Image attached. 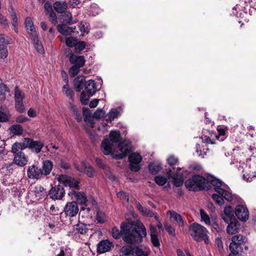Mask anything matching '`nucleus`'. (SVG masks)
Masks as SVG:
<instances>
[{"instance_id": "1", "label": "nucleus", "mask_w": 256, "mask_h": 256, "mask_svg": "<svg viewBox=\"0 0 256 256\" xmlns=\"http://www.w3.org/2000/svg\"><path fill=\"white\" fill-rule=\"evenodd\" d=\"M122 223L120 231L116 227L113 228L112 230V237L118 239L122 236L124 242L128 244L142 242L146 236V229L142 223Z\"/></svg>"}, {"instance_id": "2", "label": "nucleus", "mask_w": 256, "mask_h": 256, "mask_svg": "<svg viewBox=\"0 0 256 256\" xmlns=\"http://www.w3.org/2000/svg\"><path fill=\"white\" fill-rule=\"evenodd\" d=\"M90 230H92L90 225L79 222L73 226L69 232V236L76 241L83 242L87 240L91 236V234H89Z\"/></svg>"}, {"instance_id": "3", "label": "nucleus", "mask_w": 256, "mask_h": 256, "mask_svg": "<svg viewBox=\"0 0 256 256\" xmlns=\"http://www.w3.org/2000/svg\"><path fill=\"white\" fill-rule=\"evenodd\" d=\"M206 180L200 175H194L187 180L184 185L189 190L199 191L206 187Z\"/></svg>"}, {"instance_id": "4", "label": "nucleus", "mask_w": 256, "mask_h": 256, "mask_svg": "<svg viewBox=\"0 0 256 256\" xmlns=\"http://www.w3.org/2000/svg\"><path fill=\"white\" fill-rule=\"evenodd\" d=\"M120 135L119 131H111L110 133V140L105 138L101 144L102 150L105 155L112 153L113 143H118L120 141Z\"/></svg>"}, {"instance_id": "5", "label": "nucleus", "mask_w": 256, "mask_h": 256, "mask_svg": "<svg viewBox=\"0 0 256 256\" xmlns=\"http://www.w3.org/2000/svg\"><path fill=\"white\" fill-rule=\"evenodd\" d=\"M246 236L241 234L235 235L232 238V242L230 244V250L234 254H238L243 251V246L247 242Z\"/></svg>"}, {"instance_id": "6", "label": "nucleus", "mask_w": 256, "mask_h": 256, "mask_svg": "<svg viewBox=\"0 0 256 256\" xmlns=\"http://www.w3.org/2000/svg\"><path fill=\"white\" fill-rule=\"evenodd\" d=\"M189 231L192 238L196 241H201L206 236L208 230L206 228L200 224L194 223L189 228Z\"/></svg>"}, {"instance_id": "7", "label": "nucleus", "mask_w": 256, "mask_h": 256, "mask_svg": "<svg viewBox=\"0 0 256 256\" xmlns=\"http://www.w3.org/2000/svg\"><path fill=\"white\" fill-rule=\"evenodd\" d=\"M118 148L120 151L118 154L112 153L111 154L113 158L116 160H120L124 158L131 150V143L128 140H124L118 144Z\"/></svg>"}, {"instance_id": "8", "label": "nucleus", "mask_w": 256, "mask_h": 256, "mask_svg": "<svg viewBox=\"0 0 256 256\" xmlns=\"http://www.w3.org/2000/svg\"><path fill=\"white\" fill-rule=\"evenodd\" d=\"M58 180L64 186H68L70 188L78 190L80 189V182L74 178L66 175H61L58 178Z\"/></svg>"}, {"instance_id": "9", "label": "nucleus", "mask_w": 256, "mask_h": 256, "mask_svg": "<svg viewBox=\"0 0 256 256\" xmlns=\"http://www.w3.org/2000/svg\"><path fill=\"white\" fill-rule=\"evenodd\" d=\"M142 156L138 152H132L128 156L130 168L132 171L138 172L140 168V163L142 160Z\"/></svg>"}, {"instance_id": "10", "label": "nucleus", "mask_w": 256, "mask_h": 256, "mask_svg": "<svg viewBox=\"0 0 256 256\" xmlns=\"http://www.w3.org/2000/svg\"><path fill=\"white\" fill-rule=\"evenodd\" d=\"M42 174L40 168L36 165L32 164L28 168L27 176L30 179H40L43 178Z\"/></svg>"}, {"instance_id": "11", "label": "nucleus", "mask_w": 256, "mask_h": 256, "mask_svg": "<svg viewBox=\"0 0 256 256\" xmlns=\"http://www.w3.org/2000/svg\"><path fill=\"white\" fill-rule=\"evenodd\" d=\"M78 210L77 202L72 201L67 202L64 208V212L66 216L73 217L77 214Z\"/></svg>"}, {"instance_id": "12", "label": "nucleus", "mask_w": 256, "mask_h": 256, "mask_svg": "<svg viewBox=\"0 0 256 256\" xmlns=\"http://www.w3.org/2000/svg\"><path fill=\"white\" fill-rule=\"evenodd\" d=\"M48 194L53 200H61L65 194V191L62 186L58 185L52 187Z\"/></svg>"}, {"instance_id": "13", "label": "nucleus", "mask_w": 256, "mask_h": 256, "mask_svg": "<svg viewBox=\"0 0 256 256\" xmlns=\"http://www.w3.org/2000/svg\"><path fill=\"white\" fill-rule=\"evenodd\" d=\"M235 214L238 219L246 222L249 217V212L247 208L242 205H238L235 208Z\"/></svg>"}, {"instance_id": "14", "label": "nucleus", "mask_w": 256, "mask_h": 256, "mask_svg": "<svg viewBox=\"0 0 256 256\" xmlns=\"http://www.w3.org/2000/svg\"><path fill=\"white\" fill-rule=\"evenodd\" d=\"M68 196L73 200H76L80 204H84L87 202L86 196L84 192L71 190L68 192Z\"/></svg>"}, {"instance_id": "15", "label": "nucleus", "mask_w": 256, "mask_h": 256, "mask_svg": "<svg viewBox=\"0 0 256 256\" xmlns=\"http://www.w3.org/2000/svg\"><path fill=\"white\" fill-rule=\"evenodd\" d=\"M24 25L30 38H35L38 34L30 17H26V18Z\"/></svg>"}, {"instance_id": "16", "label": "nucleus", "mask_w": 256, "mask_h": 256, "mask_svg": "<svg viewBox=\"0 0 256 256\" xmlns=\"http://www.w3.org/2000/svg\"><path fill=\"white\" fill-rule=\"evenodd\" d=\"M27 140L28 148L36 154L39 153L44 146V142L40 140H34L30 138H28Z\"/></svg>"}, {"instance_id": "17", "label": "nucleus", "mask_w": 256, "mask_h": 256, "mask_svg": "<svg viewBox=\"0 0 256 256\" xmlns=\"http://www.w3.org/2000/svg\"><path fill=\"white\" fill-rule=\"evenodd\" d=\"M97 90L96 83L92 80H90L84 83V92L88 97L94 95Z\"/></svg>"}, {"instance_id": "18", "label": "nucleus", "mask_w": 256, "mask_h": 256, "mask_svg": "<svg viewBox=\"0 0 256 256\" xmlns=\"http://www.w3.org/2000/svg\"><path fill=\"white\" fill-rule=\"evenodd\" d=\"M256 166H246L244 170V174H243L244 178L248 182L252 180V178H256Z\"/></svg>"}, {"instance_id": "19", "label": "nucleus", "mask_w": 256, "mask_h": 256, "mask_svg": "<svg viewBox=\"0 0 256 256\" xmlns=\"http://www.w3.org/2000/svg\"><path fill=\"white\" fill-rule=\"evenodd\" d=\"M167 214L170 215V220L178 224L179 226H184L185 222L182 216L180 214L173 210H168L167 212Z\"/></svg>"}, {"instance_id": "20", "label": "nucleus", "mask_w": 256, "mask_h": 256, "mask_svg": "<svg viewBox=\"0 0 256 256\" xmlns=\"http://www.w3.org/2000/svg\"><path fill=\"white\" fill-rule=\"evenodd\" d=\"M114 246V244L108 240H102L98 244L97 250L102 254L109 251Z\"/></svg>"}, {"instance_id": "21", "label": "nucleus", "mask_w": 256, "mask_h": 256, "mask_svg": "<svg viewBox=\"0 0 256 256\" xmlns=\"http://www.w3.org/2000/svg\"><path fill=\"white\" fill-rule=\"evenodd\" d=\"M14 162L18 166H23L27 164V157L24 152L20 151L14 155Z\"/></svg>"}, {"instance_id": "22", "label": "nucleus", "mask_w": 256, "mask_h": 256, "mask_svg": "<svg viewBox=\"0 0 256 256\" xmlns=\"http://www.w3.org/2000/svg\"><path fill=\"white\" fill-rule=\"evenodd\" d=\"M76 170L80 172H84L89 177H93L94 173V168L88 166L84 162H82L80 166H76Z\"/></svg>"}, {"instance_id": "23", "label": "nucleus", "mask_w": 256, "mask_h": 256, "mask_svg": "<svg viewBox=\"0 0 256 256\" xmlns=\"http://www.w3.org/2000/svg\"><path fill=\"white\" fill-rule=\"evenodd\" d=\"M70 62L74 65H76L79 68L82 67L84 65L85 60L84 56H76L72 54L69 58Z\"/></svg>"}, {"instance_id": "24", "label": "nucleus", "mask_w": 256, "mask_h": 256, "mask_svg": "<svg viewBox=\"0 0 256 256\" xmlns=\"http://www.w3.org/2000/svg\"><path fill=\"white\" fill-rule=\"evenodd\" d=\"M76 28V26L70 27L64 24H58L57 26L58 30L64 36L70 35L72 33L74 32Z\"/></svg>"}, {"instance_id": "25", "label": "nucleus", "mask_w": 256, "mask_h": 256, "mask_svg": "<svg viewBox=\"0 0 256 256\" xmlns=\"http://www.w3.org/2000/svg\"><path fill=\"white\" fill-rule=\"evenodd\" d=\"M136 208L142 216L150 218L153 216L155 218L158 215L156 212H152L146 207H144L140 203L136 204Z\"/></svg>"}, {"instance_id": "26", "label": "nucleus", "mask_w": 256, "mask_h": 256, "mask_svg": "<svg viewBox=\"0 0 256 256\" xmlns=\"http://www.w3.org/2000/svg\"><path fill=\"white\" fill-rule=\"evenodd\" d=\"M53 168V163L50 160H46L43 162L40 170L42 172V176H46L50 174Z\"/></svg>"}, {"instance_id": "27", "label": "nucleus", "mask_w": 256, "mask_h": 256, "mask_svg": "<svg viewBox=\"0 0 256 256\" xmlns=\"http://www.w3.org/2000/svg\"><path fill=\"white\" fill-rule=\"evenodd\" d=\"M134 254V248L130 246H122L119 252V256H132Z\"/></svg>"}, {"instance_id": "28", "label": "nucleus", "mask_w": 256, "mask_h": 256, "mask_svg": "<svg viewBox=\"0 0 256 256\" xmlns=\"http://www.w3.org/2000/svg\"><path fill=\"white\" fill-rule=\"evenodd\" d=\"M84 82L85 78L82 76H78L74 78V87L76 92H80L82 89Z\"/></svg>"}, {"instance_id": "29", "label": "nucleus", "mask_w": 256, "mask_h": 256, "mask_svg": "<svg viewBox=\"0 0 256 256\" xmlns=\"http://www.w3.org/2000/svg\"><path fill=\"white\" fill-rule=\"evenodd\" d=\"M54 10L58 13L64 12L67 8V4L66 2L56 1L53 4Z\"/></svg>"}, {"instance_id": "30", "label": "nucleus", "mask_w": 256, "mask_h": 256, "mask_svg": "<svg viewBox=\"0 0 256 256\" xmlns=\"http://www.w3.org/2000/svg\"><path fill=\"white\" fill-rule=\"evenodd\" d=\"M238 221L236 220L235 221L228 224V226L226 228V232L229 234H233L238 232Z\"/></svg>"}, {"instance_id": "31", "label": "nucleus", "mask_w": 256, "mask_h": 256, "mask_svg": "<svg viewBox=\"0 0 256 256\" xmlns=\"http://www.w3.org/2000/svg\"><path fill=\"white\" fill-rule=\"evenodd\" d=\"M30 38L32 40L34 48L36 49L37 51L40 54L44 53V50L38 38V34L36 35L35 38L30 37Z\"/></svg>"}, {"instance_id": "32", "label": "nucleus", "mask_w": 256, "mask_h": 256, "mask_svg": "<svg viewBox=\"0 0 256 256\" xmlns=\"http://www.w3.org/2000/svg\"><path fill=\"white\" fill-rule=\"evenodd\" d=\"M216 192L228 201L230 202L233 199L232 194L229 191L223 188H218Z\"/></svg>"}, {"instance_id": "33", "label": "nucleus", "mask_w": 256, "mask_h": 256, "mask_svg": "<svg viewBox=\"0 0 256 256\" xmlns=\"http://www.w3.org/2000/svg\"><path fill=\"white\" fill-rule=\"evenodd\" d=\"M10 130V132L14 135L20 136L23 132V128L19 124H14L12 126Z\"/></svg>"}, {"instance_id": "34", "label": "nucleus", "mask_w": 256, "mask_h": 256, "mask_svg": "<svg viewBox=\"0 0 256 256\" xmlns=\"http://www.w3.org/2000/svg\"><path fill=\"white\" fill-rule=\"evenodd\" d=\"M62 92L70 99L72 100H74V93L72 89L70 88V86L68 84H66L62 87Z\"/></svg>"}, {"instance_id": "35", "label": "nucleus", "mask_w": 256, "mask_h": 256, "mask_svg": "<svg viewBox=\"0 0 256 256\" xmlns=\"http://www.w3.org/2000/svg\"><path fill=\"white\" fill-rule=\"evenodd\" d=\"M36 196L39 198H41L46 196V190L42 186H37L34 188Z\"/></svg>"}, {"instance_id": "36", "label": "nucleus", "mask_w": 256, "mask_h": 256, "mask_svg": "<svg viewBox=\"0 0 256 256\" xmlns=\"http://www.w3.org/2000/svg\"><path fill=\"white\" fill-rule=\"evenodd\" d=\"M10 43V38L4 34H0V47L7 48Z\"/></svg>"}, {"instance_id": "37", "label": "nucleus", "mask_w": 256, "mask_h": 256, "mask_svg": "<svg viewBox=\"0 0 256 256\" xmlns=\"http://www.w3.org/2000/svg\"><path fill=\"white\" fill-rule=\"evenodd\" d=\"M148 169L152 174H156L161 169V166L158 164L151 163L148 166Z\"/></svg>"}, {"instance_id": "38", "label": "nucleus", "mask_w": 256, "mask_h": 256, "mask_svg": "<svg viewBox=\"0 0 256 256\" xmlns=\"http://www.w3.org/2000/svg\"><path fill=\"white\" fill-rule=\"evenodd\" d=\"M24 98V94L22 91L20 90L18 86L15 87L14 88V98L15 101H22Z\"/></svg>"}, {"instance_id": "39", "label": "nucleus", "mask_w": 256, "mask_h": 256, "mask_svg": "<svg viewBox=\"0 0 256 256\" xmlns=\"http://www.w3.org/2000/svg\"><path fill=\"white\" fill-rule=\"evenodd\" d=\"M56 256H72L71 250L70 248L62 247L60 252Z\"/></svg>"}, {"instance_id": "40", "label": "nucleus", "mask_w": 256, "mask_h": 256, "mask_svg": "<svg viewBox=\"0 0 256 256\" xmlns=\"http://www.w3.org/2000/svg\"><path fill=\"white\" fill-rule=\"evenodd\" d=\"M154 181L158 185L162 186L166 183L168 180L166 178L163 176H158L155 177Z\"/></svg>"}, {"instance_id": "41", "label": "nucleus", "mask_w": 256, "mask_h": 256, "mask_svg": "<svg viewBox=\"0 0 256 256\" xmlns=\"http://www.w3.org/2000/svg\"><path fill=\"white\" fill-rule=\"evenodd\" d=\"M200 214L202 220L207 225L210 224V220L209 216L205 212L204 210L201 209L200 210Z\"/></svg>"}, {"instance_id": "42", "label": "nucleus", "mask_w": 256, "mask_h": 256, "mask_svg": "<svg viewBox=\"0 0 256 256\" xmlns=\"http://www.w3.org/2000/svg\"><path fill=\"white\" fill-rule=\"evenodd\" d=\"M210 184L214 186V190L216 192L218 188H222V182L218 179L216 178H213L210 180Z\"/></svg>"}, {"instance_id": "43", "label": "nucleus", "mask_w": 256, "mask_h": 256, "mask_svg": "<svg viewBox=\"0 0 256 256\" xmlns=\"http://www.w3.org/2000/svg\"><path fill=\"white\" fill-rule=\"evenodd\" d=\"M106 220V216L105 214L98 210L96 214V220L98 223L102 224L105 222Z\"/></svg>"}, {"instance_id": "44", "label": "nucleus", "mask_w": 256, "mask_h": 256, "mask_svg": "<svg viewBox=\"0 0 256 256\" xmlns=\"http://www.w3.org/2000/svg\"><path fill=\"white\" fill-rule=\"evenodd\" d=\"M86 47V43L84 42H76L74 46V50L76 52H80L84 50Z\"/></svg>"}, {"instance_id": "45", "label": "nucleus", "mask_w": 256, "mask_h": 256, "mask_svg": "<svg viewBox=\"0 0 256 256\" xmlns=\"http://www.w3.org/2000/svg\"><path fill=\"white\" fill-rule=\"evenodd\" d=\"M76 42V39L73 37H68L66 38V44L69 47L74 46Z\"/></svg>"}, {"instance_id": "46", "label": "nucleus", "mask_w": 256, "mask_h": 256, "mask_svg": "<svg viewBox=\"0 0 256 256\" xmlns=\"http://www.w3.org/2000/svg\"><path fill=\"white\" fill-rule=\"evenodd\" d=\"M80 68L78 66L76 65H73L69 70V73L72 77L75 76L80 72Z\"/></svg>"}, {"instance_id": "47", "label": "nucleus", "mask_w": 256, "mask_h": 256, "mask_svg": "<svg viewBox=\"0 0 256 256\" xmlns=\"http://www.w3.org/2000/svg\"><path fill=\"white\" fill-rule=\"evenodd\" d=\"M118 114L119 112L116 109L112 108L108 113V118L110 120H114L118 116Z\"/></svg>"}, {"instance_id": "48", "label": "nucleus", "mask_w": 256, "mask_h": 256, "mask_svg": "<svg viewBox=\"0 0 256 256\" xmlns=\"http://www.w3.org/2000/svg\"><path fill=\"white\" fill-rule=\"evenodd\" d=\"M167 162L169 165L173 167L174 166L178 164V158L174 156H170L167 159Z\"/></svg>"}, {"instance_id": "49", "label": "nucleus", "mask_w": 256, "mask_h": 256, "mask_svg": "<svg viewBox=\"0 0 256 256\" xmlns=\"http://www.w3.org/2000/svg\"><path fill=\"white\" fill-rule=\"evenodd\" d=\"M222 218L223 220L227 224L233 221H235L236 218L234 215H226V214H222Z\"/></svg>"}, {"instance_id": "50", "label": "nucleus", "mask_w": 256, "mask_h": 256, "mask_svg": "<svg viewBox=\"0 0 256 256\" xmlns=\"http://www.w3.org/2000/svg\"><path fill=\"white\" fill-rule=\"evenodd\" d=\"M64 22L68 24L72 23V14L70 12H66L64 13Z\"/></svg>"}, {"instance_id": "51", "label": "nucleus", "mask_w": 256, "mask_h": 256, "mask_svg": "<svg viewBox=\"0 0 256 256\" xmlns=\"http://www.w3.org/2000/svg\"><path fill=\"white\" fill-rule=\"evenodd\" d=\"M118 197L121 200L128 202L129 198L128 196L124 191H120L117 194Z\"/></svg>"}, {"instance_id": "52", "label": "nucleus", "mask_w": 256, "mask_h": 256, "mask_svg": "<svg viewBox=\"0 0 256 256\" xmlns=\"http://www.w3.org/2000/svg\"><path fill=\"white\" fill-rule=\"evenodd\" d=\"M212 198L218 204L222 205L224 202L222 198L217 194H213L212 195Z\"/></svg>"}, {"instance_id": "53", "label": "nucleus", "mask_w": 256, "mask_h": 256, "mask_svg": "<svg viewBox=\"0 0 256 256\" xmlns=\"http://www.w3.org/2000/svg\"><path fill=\"white\" fill-rule=\"evenodd\" d=\"M150 241L154 246L158 248L160 246V242L158 235L150 236Z\"/></svg>"}, {"instance_id": "54", "label": "nucleus", "mask_w": 256, "mask_h": 256, "mask_svg": "<svg viewBox=\"0 0 256 256\" xmlns=\"http://www.w3.org/2000/svg\"><path fill=\"white\" fill-rule=\"evenodd\" d=\"M135 254L136 256H148V254L147 252L142 250V248L139 247H136Z\"/></svg>"}, {"instance_id": "55", "label": "nucleus", "mask_w": 256, "mask_h": 256, "mask_svg": "<svg viewBox=\"0 0 256 256\" xmlns=\"http://www.w3.org/2000/svg\"><path fill=\"white\" fill-rule=\"evenodd\" d=\"M8 55V50L7 48L0 47V58L4 59Z\"/></svg>"}, {"instance_id": "56", "label": "nucleus", "mask_w": 256, "mask_h": 256, "mask_svg": "<svg viewBox=\"0 0 256 256\" xmlns=\"http://www.w3.org/2000/svg\"><path fill=\"white\" fill-rule=\"evenodd\" d=\"M10 114L8 112L0 111V122H6L9 120Z\"/></svg>"}, {"instance_id": "57", "label": "nucleus", "mask_w": 256, "mask_h": 256, "mask_svg": "<svg viewBox=\"0 0 256 256\" xmlns=\"http://www.w3.org/2000/svg\"><path fill=\"white\" fill-rule=\"evenodd\" d=\"M28 138H24L23 142H18V144L19 146L20 150H24L26 148H28Z\"/></svg>"}, {"instance_id": "58", "label": "nucleus", "mask_w": 256, "mask_h": 256, "mask_svg": "<svg viewBox=\"0 0 256 256\" xmlns=\"http://www.w3.org/2000/svg\"><path fill=\"white\" fill-rule=\"evenodd\" d=\"M15 102L16 109L20 112H22L24 110V104H22V101L18 100L15 101Z\"/></svg>"}, {"instance_id": "59", "label": "nucleus", "mask_w": 256, "mask_h": 256, "mask_svg": "<svg viewBox=\"0 0 256 256\" xmlns=\"http://www.w3.org/2000/svg\"><path fill=\"white\" fill-rule=\"evenodd\" d=\"M49 15V18L52 24H56L57 22V17L55 12L52 10L48 12Z\"/></svg>"}, {"instance_id": "60", "label": "nucleus", "mask_w": 256, "mask_h": 256, "mask_svg": "<svg viewBox=\"0 0 256 256\" xmlns=\"http://www.w3.org/2000/svg\"><path fill=\"white\" fill-rule=\"evenodd\" d=\"M104 114V112L102 109L97 110L94 114V117L96 118H100Z\"/></svg>"}, {"instance_id": "61", "label": "nucleus", "mask_w": 256, "mask_h": 256, "mask_svg": "<svg viewBox=\"0 0 256 256\" xmlns=\"http://www.w3.org/2000/svg\"><path fill=\"white\" fill-rule=\"evenodd\" d=\"M11 17L12 19V25L17 24L18 19L16 14L12 8H11Z\"/></svg>"}, {"instance_id": "62", "label": "nucleus", "mask_w": 256, "mask_h": 256, "mask_svg": "<svg viewBox=\"0 0 256 256\" xmlns=\"http://www.w3.org/2000/svg\"><path fill=\"white\" fill-rule=\"evenodd\" d=\"M174 179V184L177 186H180L183 184L182 178H177L174 176L172 178Z\"/></svg>"}, {"instance_id": "63", "label": "nucleus", "mask_w": 256, "mask_h": 256, "mask_svg": "<svg viewBox=\"0 0 256 256\" xmlns=\"http://www.w3.org/2000/svg\"><path fill=\"white\" fill-rule=\"evenodd\" d=\"M224 214L228 215H234V211L232 208L230 206H226L224 208Z\"/></svg>"}, {"instance_id": "64", "label": "nucleus", "mask_w": 256, "mask_h": 256, "mask_svg": "<svg viewBox=\"0 0 256 256\" xmlns=\"http://www.w3.org/2000/svg\"><path fill=\"white\" fill-rule=\"evenodd\" d=\"M105 174L110 180H116V177L108 168L105 170Z\"/></svg>"}]
</instances>
